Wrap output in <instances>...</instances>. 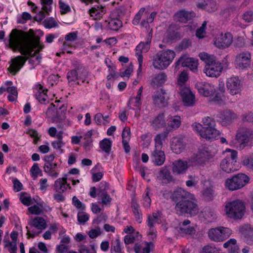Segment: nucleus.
<instances>
[{
    "mask_svg": "<svg viewBox=\"0 0 253 253\" xmlns=\"http://www.w3.org/2000/svg\"><path fill=\"white\" fill-rule=\"evenodd\" d=\"M157 178L164 184H168L174 180L170 170L167 167H163L160 169L157 173Z\"/></svg>",
    "mask_w": 253,
    "mask_h": 253,
    "instance_id": "19",
    "label": "nucleus"
},
{
    "mask_svg": "<svg viewBox=\"0 0 253 253\" xmlns=\"http://www.w3.org/2000/svg\"><path fill=\"white\" fill-rule=\"evenodd\" d=\"M204 217L208 221H212L216 218V214L210 208H206L203 211Z\"/></svg>",
    "mask_w": 253,
    "mask_h": 253,
    "instance_id": "41",
    "label": "nucleus"
},
{
    "mask_svg": "<svg viewBox=\"0 0 253 253\" xmlns=\"http://www.w3.org/2000/svg\"><path fill=\"white\" fill-rule=\"evenodd\" d=\"M167 137V133L166 132L157 134L155 138L154 149L162 150L163 147V140Z\"/></svg>",
    "mask_w": 253,
    "mask_h": 253,
    "instance_id": "39",
    "label": "nucleus"
},
{
    "mask_svg": "<svg viewBox=\"0 0 253 253\" xmlns=\"http://www.w3.org/2000/svg\"><path fill=\"white\" fill-rule=\"evenodd\" d=\"M105 23L111 30L118 31L122 26V21L118 18L111 19L109 21L106 20Z\"/></svg>",
    "mask_w": 253,
    "mask_h": 253,
    "instance_id": "31",
    "label": "nucleus"
},
{
    "mask_svg": "<svg viewBox=\"0 0 253 253\" xmlns=\"http://www.w3.org/2000/svg\"><path fill=\"white\" fill-rule=\"evenodd\" d=\"M92 135V130L88 131L85 134L84 139L85 142L84 144V147L86 149H90V147L92 146V140L91 136Z\"/></svg>",
    "mask_w": 253,
    "mask_h": 253,
    "instance_id": "43",
    "label": "nucleus"
},
{
    "mask_svg": "<svg viewBox=\"0 0 253 253\" xmlns=\"http://www.w3.org/2000/svg\"><path fill=\"white\" fill-rule=\"evenodd\" d=\"M43 24L45 28L48 29H51L58 26L57 22L53 18H48L45 19L43 22Z\"/></svg>",
    "mask_w": 253,
    "mask_h": 253,
    "instance_id": "46",
    "label": "nucleus"
},
{
    "mask_svg": "<svg viewBox=\"0 0 253 253\" xmlns=\"http://www.w3.org/2000/svg\"><path fill=\"white\" fill-rule=\"evenodd\" d=\"M236 180L238 182V184L240 189L246 185L250 181L249 177L246 174L242 173H238L234 175Z\"/></svg>",
    "mask_w": 253,
    "mask_h": 253,
    "instance_id": "32",
    "label": "nucleus"
},
{
    "mask_svg": "<svg viewBox=\"0 0 253 253\" xmlns=\"http://www.w3.org/2000/svg\"><path fill=\"white\" fill-rule=\"evenodd\" d=\"M57 163H45L43 169L45 172H49L50 170H55L57 168Z\"/></svg>",
    "mask_w": 253,
    "mask_h": 253,
    "instance_id": "59",
    "label": "nucleus"
},
{
    "mask_svg": "<svg viewBox=\"0 0 253 253\" xmlns=\"http://www.w3.org/2000/svg\"><path fill=\"white\" fill-rule=\"evenodd\" d=\"M253 138V131L251 129L242 127L237 130L236 139L239 144L240 149H243L248 146Z\"/></svg>",
    "mask_w": 253,
    "mask_h": 253,
    "instance_id": "10",
    "label": "nucleus"
},
{
    "mask_svg": "<svg viewBox=\"0 0 253 253\" xmlns=\"http://www.w3.org/2000/svg\"><path fill=\"white\" fill-rule=\"evenodd\" d=\"M203 125L195 123L192 127L199 135L207 140H214L219 135L220 132L215 128V122L213 119L209 117H205L202 120Z\"/></svg>",
    "mask_w": 253,
    "mask_h": 253,
    "instance_id": "3",
    "label": "nucleus"
},
{
    "mask_svg": "<svg viewBox=\"0 0 253 253\" xmlns=\"http://www.w3.org/2000/svg\"><path fill=\"white\" fill-rule=\"evenodd\" d=\"M153 103L159 107H165L168 104L169 97L168 93L164 89H160L155 91L152 96Z\"/></svg>",
    "mask_w": 253,
    "mask_h": 253,
    "instance_id": "16",
    "label": "nucleus"
},
{
    "mask_svg": "<svg viewBox=\"0 0 253 253\" xmlns=\"http://www.w3.org/2000/svg\"><path fill=\"white\" fill-rule=\"evenodd\" d=\"M100 148L107 154H109L112 146V141L107 138H105L99 143Z\"/></svg>",
    "mask_w": 253,
    "mask_h": 253,
    "instance_id": "42",
    "label": "nucleus"
},
{
    "mask_svg": "<svg viewBox=\"0 0 253 253\" xmlns=\"http://www.w3.org/2000/svg\"><path fill=\"white\" fill-rule=\"evenodd\" d=\"M179 231L181 233L189 235H193L195 233V230L194 229V228L193 227H190L189 226L185 227H179Z\"/></svg>",
    "mask_w": 253,
    "mask_h": 253,
    "instance_id": "51",
    "label": "nucleus"
},
{
    "mask_svg": "<svg viewBox=\"0 0 253 253\" xmlns=\"http://www.w3.org/2000/svg\"><path fill=\"white\" fill-rule=\"evenodd\" d=\"M239 230L244 236L245 242L248 244H253V227L245 225L240 227Z\"/></svg>",
    "mask_w": 253,
    "mask_h": 253,
    "instance_id": "24",
    "label": "nucleus"
},
{
    "mask_svg": "<svg viewBox=\"0 0 253 253\" xmlns=\"http://www.w3.org/2000/svg\"><path fill=\"white\" fill-rule=\"evenodd\" d=\"M218 250L214 247L206 246L203 249V253H216Z\"/></svg>",
    "mask_w": 253,
    "mask_h": 253,
    "instance_id": "63",
    "label": "nucleus"
},
{
    "mask_svg": "<svg viewBox=\"0 0 253 253\" xmlns=\"http://www.w3.org/2000/svg\"><path fill=\"white\" fill-rule=\"evenodd\" d=\"M145 9L144 7L140 8L139 11L137 12V13L135 15L133 20V24L134 25H137L139 23V20L141 19V17L144 12Z\"/></svg>",
    "mask_w": 253,
    "mask_h": 253,
    "instance_id": "60",
    "label": "nucleus"
},
{
    "mask_svg": "<svg viewBox=\"0 0 253 253\" xmlns=\"http://www.w3.org/2000/svg\"><path fill=\"white\" fill-rule=\"evenodd\" d=\"M130 128L127 127H125L122 133V141H129L130 139Z\"/></svg>",
    "mask_w": 253,
    "mask_h": 253,
    "instance_id": "58",
    "label": "nucleus"
},
{
    "mask_svg": "<svg viewBox=\"0 0 253 253\" xmlns=\"http://www.w3.org/2000/svg\"><path fill=\"white\" fill-rule=\"evenodd\" d=\"M150 189L147 187L145 191V193L143 196V205L145 207H148L150 206L151 200L149 196Z\"/></svg>",
    "mask_w": 253,
    "mask_h": 253,
    "instance_id": "47",
    "label": "nucleus"
},
{
    "mask_svg": "<svg viewBox=\"0 0 253 253\" xmlns=\"http://www.w3.org/2000/svg\"><path fill=\"white\" fill-rule=\"evenodd\" d=\"M101 8H102V10L101 11H98V10L97 9H96V8L93 7V8H91L90 9H89V14H90V15L91 16H93L92 14L95 13V16L97 17L96 18H100V17H102L103 14L105 13V12L104 11L103 8V7H101Z\"/></svg>",
    "mask_w": 253,
    "mask_h": 253,
    "instance_id": "57",
    "label": "nucleus"
},
{
    "mask_svg": "<svg viewBox=\"0 0 253 253\" xmlns=\"http://www.w3.org/2000/svg\"><path fill=\"white\" fill-rule=\"evenodd\" d=\"M170 198L175 204V210L181 214L191 216L199 213V207L195 196L181 188L174 190Z\"/></svg>",
    "mask_w": 253,
    "mask_h": 253,
    "instance_id": "2",
    "label": "nucleus"
},
{
    "mask_svg": "<svg viewBox=\"0 0 253 253\" xmlns=\"http://www.w3.org/2000/svg\"><path fill=\"white\" fill-rule=\"evenodd\" d=\"M198 60L194 58L187 57L186 56H181L175 62V67H178L180 65L182 67H188L193 72L197 71Z\"/></svg>",
    "mask_w": 253,
    "mask_h": 253,
    "instance_id": "15",
    "label": "nucleus"
},
{
    "mask_svg": "<svg viewBox=\"0 0 253 253\" xmlns=\"http://www.w3.org/2000/svg\"><path fill=\"white\" fill-rule=\"evenodd\" d=\"M9 45L14 51H19L23 55L17 56L11 60L8 71L15 75L25 65L29 57H33L44 45L39 39L31 37L27 33L17 29H13L9 35Z\"/></svg>",
    "mask_w": 253,
    "mask_h": 253,
    "instance_id": "1",
    "label": "nucleus"
},
{
    "mask_svg": "<svg viewBox=\"0 0 253 253\" xmlns=\"http://www.w3.org/2000/svg\"><path fill=\"white\" fill-rule=\"evenodd\" d=\"M33 226L40 230H43L46 227L45 220L41 217L37 216L35 217L31 223Z\"/></svg>",
    "mask_w": 253,
    "mask_h": 253,
    "instance_id": "36",
    "label": "nucleus"
},
{
    "mask_svg": "<svg viewBox=\"0 0 253 253\" xmlns=\"http://www.w3.org/2000/svg\"><path fill=\"white\" fill-rule=\"evenodd\" d=\"M31 17L32 16L29 13L24 12L22 15L17 17V22L18 23L24 24L27 20L31 19Z\"/></svg>",
    "mask_w": 253,
    "mask_h": 253,
    "instance_id": "49",
    "label": "nucleus"
},
{
    "mask_svg": "<svg viewBox=\"0 0 253 253\" xmlns=\"http://www.w3.org/2000/svg\"><path fill=\"white\" fill-rule=\"evenodd\" d=\"M226 86L229 93L232 95L240 94L242 88V84L238 77H232L227 79Z\"/></svg>",
    "mask_w": 253,
    "mask_h": 253,
    "instance_id": "14",
    "label": "nucleus"
},
{
    "mask_svg": "<svg viewBox=\"0 0 253 253\" xmlns=\"http://www.w3.org/2000/svg\"><path fill=\"white\" fill-rule=\"evenodd\" d=\"M111 251L116 253H123L122 252L121 241L119 238L116 239L112 243Z\"/></svg>",
    "mask_w": 253,
    "mask_h": 253,
    "instance_id": "45",
    "label": "nucleus"
},
{
    "mask_svg": "<svg viewBox=\"0 0 253 253\" xmlns=\"http://www.w3.org/2000/svg\"><path fill=\"white\" fill-rule=\"evenodd\" d=\"M235 179L236 178L234 175L230 178H227L225 183L226 187L232 191L239 189L240 187H239L237 183L238 182H237V180Z\"/></svg>",
    "mask_w": 253,
    "mask_h": 253,
    "instance_id": "37",
    "label": "nucleus"
},
{
    "mask_svg": "<svg viewBox=\"0 0 253 253\" xmlns=\"http://www.w3.org/2000/svg\"><path fill=\"white\" fill-rule=\"evenodd\" d=\"M167 80V76L164 73L157 75L152 81V84L154 86H159L164 84Z\"/></svg>",
    "mask_w": 253,
    "mask_h": 253,
    "instance_id": "38",
    "label": "nucleus"
},
{
    "mask_svg": "<svg viewBox=\"0 0 253 253\" xmlns=\"http://www.w3.org/2000/svg\"><path fill=\"white\" fill-rule=\"evenodd\" d=\"M60 8L61 9V14H64L70 11L69 6L62 1L60 0L59 2Z\"/></svg>",
    "mask_w": 253,
    "mask_h": 253,
    "instance_id": "62",
    "label": "nucleus"
},
{
    "mask_svg": "<svg viewBox=\"0 0 253 253\" xmlns=\"http://www.w3.org/2000/svg\"><path fill=\"white\" fill-rule=\"evenodd\" d=\"M108 184L105 181H102L100 184L98 195L101 198L102 203L104 205L109 204L111 201V198L106 192Z\"/></svg>",
    "mask_w": 253,
    "mask_h": 253,
    "instance_id": "27",
    "label": "nucleus"
},
{
    "mask_svg": "<svg viewBox=\"0 0 253 253\" xmlns=\"http://www.w3.org/2000/svg\"><path fill=\"white\" fill-rule=\"evenodd\" d=\"M131 207L136 221L139 223H141L142 221V214L139 210L138 204L134 200H132Z\"/></svg>",
    "mask_w": 253,
    "mask_h": 253,
    "instance_id": "33",
    "label": "nucleus"
},
{
    "mask_svg": "<svg viewBox=\"0 0 253 253\" xmlns=\"http://www.w3.org/2000/svg\"><path fill=\"white\" fill-rule=\"evenodd\" d=\"M216 117L217 121L222 126L230 125L237 119V115L230 110H225L219 112Z\"/></svg>",
    "mask_w": 253,
    "mask_h": 253,
    "instance_id": "11",
    "label": "nucleus"
},
{
    "mask_svg": "<svg viewBox=\"0 0 253 253\" xmlns=\"http://www.w3.org/2000/svg\"><path fill=\"white\" fill-rule=\"evenodd\" d=\"M202 195L206 200L211 201L215 196L213 186H210L205 188L202 191Z\"/></svg>",
    "mask_w": 253,
    "mask_h": 253,
    "instance_id": "40",
    "label": "nucleus"
},
{
    "mask_svg": "<svg viewBox=\"0 0 253 253\" xmlns=\"http://www.w3.org/2000/svg\"><path fill=\"white\" fill-rule=\"evenodd\" d=\"M214 154L211 150V147L202 145L199 149L198 153L189 159V166L203 167L208 160L212 158Z\"/></svg>",
    "mask_w": 253,
    "mask_h": 253,
    "instance_id": "6",
    "label": "nucleus"
},
{
    "mask_svg": "<svg viewBox=\"0 0 253 253\" xmlns=\"http://www.w3.org/2000/svg\"><path fill=\"white\" fill-rule=\"evenodd\" d=\"M179 94L184 104L186 106H192L195 103V96L188 87H181Z\"/></svg>",
    "mask_w": 253,
    "mask_h": 253,
    "instance_id": "20",
    "label": "nucleus"
},
{
    "mask_svg": "<svg viewBox=\"0 0 253 253\" xmlns=\"http://www.w3.org/2000/svg\"><path fill=\"white\" fill-rule=\"evenodd\" d=\"M88 236L91 239L96 238L98 236L101 234L100 228L97 227L95 229H92L88 232Z\"/></svg>",
    "mask_w": 253,
    "mask_h": 253,
    "instance_id": "56",
    "label": "nucleus"
},
{
    "mask_svg": "<svg viewBox=\"0 0 253 253\" xmlns=\"http://www.w3.org/2000/svg\"><path fill=\"white\" fill-rule=\"evenodd\" d=\"M226 152H230L220 163V168L225 172L231 173L237 170L236 166L237 152L235 150L226 149Z\"/></svg>",
    "mask_w": 253,
    "mask_h": 253,
    "instance_id": "8",
    "label": "nucleus"
},
{
    "mask_svg": "<svg viewBox=\"0 0 253 253\" xmlns=\"http://www.w3.org/2000/svg\"><path fill=\"white\" fill-rule=\"evenodd\" d=\"M37 86H39V90L35 94L36 97L40 103H43L47 99L46 95L47 90H43L42 86L40 84H39Z\"/></svg>",
    "mask_w": 253,
    "mask_h": 253,
    "instance_id": "35",
    "label": "nucleus"
},
{
    "mask_svg": "<svg viewBox=\"0 0 253 253\" xmlns=\"http://www.w3.org/2000/svg\"><path fill=\"white\" fill-rule=\"evenodd\" d=\"M150 158L152 162L157 166H162L166 160L164 152L159 149H154L151 152Z\"/></svg>",
    "mask_w": 253,
    "mask_h": 253,
    "instance_id": "23",
    "label": "nucleus"
},
{
    "mask_svg": "<svg viewBox=\"0 0 253 253\" xmlns=\"http://www.w3.org/2000/svg\"><path fill=\"white\" fill-rule=\"evenodd\" d=\"M245 206L244 202L237 200L228 203L225 206L226 213L230 218L241 219L244 214Z\"/></svg>",
    "mask_w": 253,
    "mask_h": 253,
    "instance_id": "7",
    "label": "nucleus"
},
{
    "mask_svg": "<svg viewBox=\"0 0 253 253\" xmlns=\"http://www.w3.org/2000/svg\"><path fill=\"white\" fill-rule=\"evenodd\" d=\"M72 203L73 205L77 209L84 210L85 206L83 205L82 203L77 198L76 196H74L72 198Z\"/></svg>",
    "mask_w": 253,
    "mask_h": 253,
    "instance_id": "61",
    "label": "nucleus"
},
{
    "mask_svg": "<svg viewBox=\"0 0 253 253\" xmlns=\"http://www.w3.org/2000/svg\"><path fill=\"white\" fill-rule=\"evenodd\" d=\"M232 233V230L227 227L219 226L210 229L208 231L209 239L214 242H222Z\"/></svg>",
    "mask_w": 253,
    "mask_h": 253,
    "instance_id": "9",
    "label": "nucleus"
},
{
    "mask_svg": "<svg viewBox=\"0 0 253 253\" xmlns=\"http://www.w3.org/2000/svg\"><path fill=\"white\" fill-rule=\"evenodd\" d=\"M199 92L204 96H210L215 92L214 86L206 82H198L195 85Z\"/></svg>",
    "mask_w": 253,
    "mask_h": 253,
    "instance_id": "18",
    "label": "nucleus"
},
{
    "mask_svg": "<svg viewBox=\"0 0 253 253\" xmlns=\"http://www.w3.org/2000/svg\"><path fill=\"white\" fill-rule=\"evenodd\" d=\"M175 56V52L171 50L159 52L153 57V65L155 69H165L172 62Z\"/></svg>",
    "mask_w": 253,
    "mask_h": 253,
    "instance_id": "5",
    "label": "nucleus"
},
{
    "mask_svg": "<svg viewBox=\"0 0 253 253\" xmlns=\"http://www.w3.org/2000/svg\"><path fill=\"white\" fill-rule=\"evenodd\" d=\"M199 57L206 64L204 73L208 76L216 78L220 75L222 67L214 56L202 52L199 54Z\"/></svg>",
    "mask_w": 253,
    "mask_h": 253,
    "instance_id": "4",
    "label": "nucleus"
},
{
    "mask_svg": "<svg viewBox=\"0 0 253 253\" xmlns=\"http://www.w3.org/2000/svg\"><path fill=\"white\" fill-rule=\"evenodd\" d=\"M189 166V161H184L181 160L174 161L172 164V171L176 174H183Z\"/></svg>",
    "mask_w": 253,
    "mask_h": 253,
    "instance_id": "25",
    "label": "nucleus"
},
{
    "mask_svg": "<svg viewBox=\"0 0 253 253\" xmlns=\"http://www.w3.org/2000/svg\"><path fill=\"white\" fill-rule=\"evenodd\" d=\"M172 26H170L169 31L167 32V37L169 40H174L180 38V34L178 32H176L172 30Z\"/></svg>",
    "mask_w": 253,
    "mask_h": 253,
    "instance_id": "50",
    "label": "nucleus"
},
{
    "mask_svg": "<svg viewBox=\"0 0 253 253\" xmlns=\"http://www.w3.org/2000/svg\"><path fill=\"white\" fill-rule=\"evenodd\" d=\"M251 61V54L248 51H243L236 56L235 62L238 67L242 69L250 66Z\"/></svg>",
    "mask_w": 253,
    "mask_h": 253,
    "instance_id": "17",
    "label": "nucleus"
},
{
    "mask_svg": "<svg viewBox=\"0 0 253 253\" xmlns=\"http://www.w3.org/2000/svg\"><path fill=\"white\" fill-rule=\"evenodd\" d=\"M89 219V216L87 213L84 212H79L78 213V220L80 223H84Z\"/></svg>",
    "mask_w": 253,
    "mask_h": 253,
    "instance_id": "55",
    "label": "nucleus"
},
{
    "mask_svg": "<svg viewBox=\"0 0 253 253\" xmlns=\"http://www.w3.org/2000/svg\"><path fill=\"white\" fill-rule=\"evenodd\" d=\"M152 36L149 34L147 40L145 42H141L136 47V55L137 57V60L139 63V68L138 72H141V66L143 62V57L142 53L146 52L150 48V44L151 42Z\"/></svg>",
    "mask_w": 253,
    "mask_h": 253,
    "instance_id": "13",
    "label": "nucleus"
},
{
    "mask_svg": "<svg viewBox=\"0 0 253 253\" xmlns=\"http://www.w3.org/2000/svg\"><path fill=\"white\" fill-rule=\"evenodd\" d=\"M63 108H64V106L62 105L59 107V110H60ZM60 112L59 110H57L53 103H51L46 111V115L47 117L51 118L54 122L61 121L65 118L66 110L64 108Z\"/></svg>",
    "mask_w": 253,
    "mask_h": 253,
    "instance_id": "12",
    "label": "nucleus"
},
{
    "mask_svg": "<svg viewBox=\"0 0 253 253\" xmlns=\"http://www.w3.org/2000/svg\"><path fill=\"white\" fill-rule=\"evenodd\" d=\"M232 42V35L230 33H226L221 34L217 38L214 42V44L219 48H225L228 47Z\"/></svg>",
    "mask_w": 253,
    "mask_h": 253,
    "instance_id": "21",
    "label": "nucleus"
},
{
    "mask_svg": "<svg viewBox=\"0 0 253 253\" xmlns=\"http://www.w3.org/2000/svg\"><path fill=\"white\" fill-rule=\"evenodd\" d=\"M188 79V74L185 71H182L179 75L178 78V84L182 85Z\"/></svg>",
    "mask_w": 253,
    "mask_h": 253,
    "instance_id": "52",
    "label": "nucleus"
},
{
    "mask_svg": "<svg viewBox=\"0 0 253 253\" xmlns=\"http://www.w3.org/2000/svg\"><path fill=\"white\" fill-rule=\"evenodd\" d=\"M195 16L194 12H189L185 9H182L177 11L175 14L174 19L180 22L185 23Z\"/></svg>",
    "mask_w": 253,
    "mask_h": 253,
    "instance_id": "28",
    "label": "nucleus"
},
{
    "mask_svg": "<svg viewBox=\"0 0 253 253\" xmlns=\"http://www.w3.org/2000/svg\"><path fill=\"white\" fill-rule=\"evenodd\" d=\"M185 147L183 138L181 136L173 137L171 140V149L176 154H180Z\"/></svg>",
    "mask_w": 253,
    "mask_h": 253,
    "instance_id": "22",
    "label": "nucleus"
},
{
    "mask_svg": "<svg viewBox=\"0 0 253 253\" xmlns=\"http://www.w3.org/2000/svg\"><path fill=\"white\" fill-rule=\"evenodd\" d=\"M84 73V76L87 75L86 70L83 66L78 64L75 67V69L70 70L67 73V79L69 82H74L78 80L79 77L78 76L79 74ZM80 78H81L80 77Z\"/></svg>",
    "mask_w": 253,
    "mask_h": 253,
    "instance_id": "26",
    "label": "nucleus"
},
{
    "mask_svg": "<svg viewBox=\"0 0 253 253\" xmlns=\"http://www.w3.org/2000/svg\"><path fill=\"white\" fill-rule=\"evenodd\" d=\"M242 163L245 166H248L253 169V157H245Z\"/></svg>",
    "mask_w": 253,
    "mask_h": 253,
    "instance_id": "64",
    "label": "nucleus"
},
{
    "mask_svg": "<svg viewBox=\"0 0 253 253\" xmlns=\"http://www.w3.org/2000/svg\"><path fill=\"white\" fill-rule=\"evenodd\" d=\"M30 172L34 179H36L39 173L41 172V170L40 169L38 164L35 163L33 165L31 169Z\"/></svg>",
    "mask_w": 253,
    "mask_h": 253,
    "instance_id": "53",
    "label": "nucleus"
},
{
    "mask_svg": "<svg viewBox=\"0 0 253 253\" xmlns=\"http://www.w3.org/2000/svg\"><path fill=\"white\" fill-rule=\"evenodd\" d=\"M54 190L58 193H62L65 191L67 188L71 189L70 184L67 183V178H58L55 180L54 184Z\"/></svg>",
    "mask_w": 253,
    "mask_h": 253,
    "instance_id": "29",
    "label": "nucleus"
},
{
    "mask_svg": "<svg viewBox=\"0 0 253 253\" xmlns=\"http://www.w3.org/2000/svg\"><path fill=\"white\" fill-rule=\"evenodd\" d=\"M166 122L163 113L159 114L153 120L152 125L155 129H158L165 126Z\"/></svg>",
    "mask_w": 253,
    "mask_h": 253,
    "instance_id": "34",
    "label": "nucleus"
},
{
    "mask_svg": "<svg viewBox=\"0 0 253 253\" xmlns=\"http://www.w3.org/2000/svg\"><path fill=\"white\" fill-rule=\"evenodd\" d=\"M181 119L179 116L171 117L170 120L168 123L169 126L172 129H176L180 126Z\"/></svg>",
    "mask_w": 253,
    "mask_h": 253,
    "instance_id": "44",
    "label": "nucleus"
},
{
    "mask_svg": "<svg viewBox=\"0 0 253 253\" xmlns=\"http://www.w3.org/2000/svg\"><path fill=\"white\" fill-rule=\"evenodd\" d=\"M162 213L159 211L153 212L152 214L149 215L147 217V223L149 227H154V224H160L162 222Z\"/></svg>",
    "mask_w": 253,
    "mask_h": 253,
    "instance_id": "30",
    "label": "nucleus"
},
{
    "mask_svg": "<svg viewBox=\"0 0 253 253\" xmlns=\"http://www.w3.org/2000/svg\"><path fill=\"white\" fill-rule=\"evenodd\" d=\"M242 18L247 22H251L253 21V11L248 10L242 15Z\"/></svg>",
    "mask_w": 253,
    "mask_h": 253,
    "instance_id": "54",
    "label": "nucleus"
},
{
    "mask_svg": "<svg viewBox=\"0 0 253 253\" xmlns=\"http://www.w3.org/2000/svg\"><path fill=\"white\" fill-rule=\"evenodd\" d=\"M42 5V9L44 10L47 14H49L51 11V5L53 2L52 0H41Z\"/></svg>",
    "mask_w": 253,
    "mask_h": 253,
    "instance_id": "48",
    "label": "nucleus"
}]
</instances>
